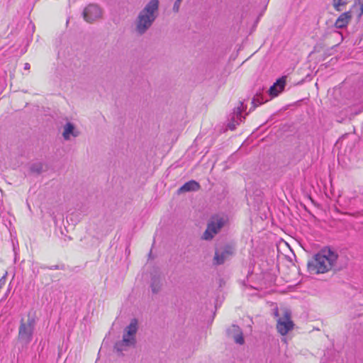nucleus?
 Here are the masks:
<instances>
[{"label":"nucleus","instance_id":"obj_4","mask_svg":"<svg viewBox=\"0 0 363 363\" xmlns=\"http://www.w3.org/2000/svg\"><path fill=\"white\" fill-rule=\"evenodd\" d=\"M35 325V320L34 318L31 317L30 315H28L26 321H24L23 319L21 320L18 328V340L22 345L27 346L32 340Z\"/></svg>","mask_w":363,"mask_h":363},{"label":"nucleus","instance_id":"obj_5","mask_svg":"<svg viewBox=\"0 0 363 363\" xmlns=\"http://www.w3.org/2000/svg\"><path fill=\"white\" fill-rule=\"evenodd\" d=\"M291 311L284 309L283 310L281 317H279L277 320V329L278 333L281 335H286L294 328V324L291 319Z\"/></svg>","mask_w":363,"mask_h":363},{"label":"nucleus","instance_id":"obj_29","mask_svg":"<svg viewBox=\"0 0 363 363\" xmlns=\"http://www.w3.org/2000/svg\"><path fill=\"white\" fill-rule=\"evenodd\" d=\"M337 161L339 162V153L337 154Z\"/></svg>","mask_w":363,"mask_h":363},{"label":"nucleus","instance_id":"obj_25","mask_svg":"<svg viewBox=\"0 0 363 363\" xmlns=\"http://www.w3.org/2000/svg\"><path fill=\"white\" fill-rule=\"evenodd\" d=\"M359 4L360 5V15L363 13V0H358Z\"/></svg>","mask_w":363,"mask_h":363},{"label":"nucleus","instance_id":"obj_22","mask_svg":"<svg viewBox=\"0 0 363 363\" xmlns=\"http://www.w3.org/2000/svg\"><path fill=\"white\" fill-rule=\"evenodd\" d=\"M333 6L337 11H340V0H333Z\"/></svg>","mask_w":363,"mask_h":363},{"label":"nucleus","instance_id":"obj_20","mask_svg":"<svg viewBox=\"0 0 363 363\" xmlns=\"http://www.w3.org/2000/svg\"><path fill=\"white\" fill-rule=\"evenodd\" d=\"M41 268L42 269H50V270H57V269L63 270V269H65V266L64 265L55 264V265H52V266H50V267L43 266V267H41Z\"/></svg>","mask_w":363,"mask_h":363},{"label":"nucleus","instance_id":"obj_6","mask_svg":"<svg viewBox=\"0 0 363 363\" xmlns=\"http://www.w3.org/2000/svg\"><path fill=\"white\" fill-rule=\"evenodd\" d=\"M235 247L231 245H225L215 252L213 264L216 265L223 264L226 259L232 257L235 253Z\"/></svg>","mask_w":363,"mask_h":363},{"label":"nucleus","instance_id":"obj_17","mask_svg":"<svg viewBox=\"0 0 363 363\" xmlns=\"http://www.w3.org/2000/svg\"><path fill=\"white\" fill-rule=\"evenodd\" d=\"M45 165L42 162H36V163H33L31 166H30V171L33 172V173H35V174H41L43 172L45 171Z\"/></svg>","mask_w":363,"mask_h":363},{"label":"nucleus","instance_id":"obj_3","mask_svg":"<svg viewBox=\"0 0 363 363\" xmlns=\"http://www.w3.org/2000/svg\"><path fill=\"white\" fill-rule=\"evenodd\" d=\"M228 222V217L225 215L216 214L211 217L207 228L202 235L205 240H212Z\"/></svg>","mask_w":363,"mask_h":363},{"label":"nucleus","instance_id":"obj_8","mask_svg":"<svg viewBox=\"0 0 363 363\" xmlns=\"http://www.w3.org/2000/svg\"><path fill=\"white\" fill-rule=\"evenodd\" d=\"M102 13L99 6L96 4H89L84 8L83 11L84 19L88 23H92L101 17Z\"/></svg>","mask_w":363,"mask_h":363},{"label":"nucleus","instance_id":"obj_14","mask_svg":"<svg viewBox=\"0 0 363 363\" xmlns=\"http://www.w3.org/2000/svg\"><path fill=\"white\" fill-rule=\"evenodd\" d=\"M277 85H281V86H285L286 77H282L278 79L277 82L269 89L268 92L272 97L278 96V94L281 92L280 89L277 88Z\"/></svg>","mask_w":363,"mask_h":363},{"label":"nucleus","instance_id":"obj_13","mask_svg":"<svg viewBox=\"0 0 363 363\" xmlns=\"http://www.w3.org/2000/svg\"><path fill=\"white\" fill-rule=\"evenodd\" d=\"M199 189V184L194 180H191L188 182H186L178 189V194H182L189 191H198Z\"/></svg>","mask_w":363,"mask_h":363},{"label":"nucleus","instance_id":"obj_27","mask_svg":"<svg viewBox=\"0 0 363 363\" xmlns=\"http://www.w3.org/2000/svg\"><path fill=\"white\" fill-rule=\"evenodd\" d=\"M285 86H281V85H277V88L280 89L281 92L284 90Z\"/></svg>","mask_w":363,"mask_h":363},{"label":"nucleus","instance_id":"obj_24","mask_svg":"<svg viewBox=\"0 0 363 363\" xmlns=\"http://www.w3.org/2000/svg\"><path fill=\"white\" fill-rule=\"evenodd\" d=\"M273 314L277 318H279V317H281V315H280L279 311V309L277 308H276L274 310Z\"/></svg>","mask_w":363,"mask_h":363},{"label":"nucleus","instance_id":"obj_7","mask_svg":"<svg viewBox=\"0 0 363 363\" xmlns=\"http://www.w3.org/2000/svg\"><path fill=\"white\" fill-rule=\"evenodd\" d=\"M138 331V320L136 318L131 320L130 324L125 327L124 333L123 335V343H128L132 347H134L136 344V333Z\"/></svg>","mask_w":363,"mask_h":363},{"label":"nucleus","instance_id":"obj_15","mask_svg":"<svg viewBox=\"0 0 363 363\" xmlns=\"http://www.w3.org/2000/svg\"><path fill=\"white\" fill-rule=\"evenodd\" d=\"M162 283L159 277L154 276L151 279V291L152 294H158L162 289Z\"/></svg>","mask_w":363,"mask_h":363},{"label":"nucleus","instance_id":"obj_18","mask_svg":"<svg viewBox=\"0 0 363 363\" xmlns=\"http://www.w3.org/2000/svg\"><path fill=\"white\" fill-rule=\"evenodd\" d=\"M131 346L128 343H123V340H119L116 342L114 345V350L117 352H122L123 351H125L128 347Z\"/></svg>","mask_w":363,"mask_h":363},{"label":"nucleus","instance_id":"obj_19","mask_svg":"<svg viewBox=\"0 0 363 363\" xmlns=\"http://www.w3.org/2000/svg\"><path fill=\"white\" fill-rule=\"evenodd\" d=\"M352 16L350 12H345L342 13V28L346 26L351 18Z\"/></svg>","mask_w":363,"mask_h":363},{"label":"nucleus","instance_id":"obj_28","mask_svg":"<svg viewBox=\"0 0 363 363\" xmlns=\"http://www.w3.org/2000/svg\"><path fill=\"white\" fill-rule=\"evenodd\" d=\"M333 23V21H332L331 20H329V21H327V23H328V25H329V23Z\"/></svg>","mask_w":363,"mask_h":363},{"label":"nucleus","instance_id":"obj_1","mask_svg":"<svg viewBox=\"0 0 363 363\" xmlns=\"http://www.w3.org/2000/svg\"><path fill=\"white\" fill-rule=\"evenodd\" d=\"M338 255L330 247H325L315 254L307 263L311 274H323L331 270L337 262Z\"/></svg>","mask_w":363,"mask_h":363},{"label":"nucleus","instance_id":"obj_2","mask_svg":"<svg viewBox=\"0 0 363 363\" xmlns=\"http://www.w3.org/2000/svg\"><path fill=\"white\" fill-rule=\"evenodd\" d=\"M159 6V0H150L139 12L135 21V31L138 35L145 34L151 28L158 16Z\"/></svg>","mask_w":363,"mask_h":363},{"label":"nucleus","instance_id":"obj_21","mask_svg":"<svg viewBox=\"0 0 363 363\" xmlns=\"http://www.w3.org/2000/svg\"><path fill=\"white\" fill-rule=\"evenodd\" d=\"M182 1V0H176L175 1L173 8H172V10L174 12H175V13L179 12Z\"/></svg>","mask_w":363,"mask_h":363},{"label":"nucleus","instance_id":"obj_26","mask_svg":"<svg viewBox=\"0 0 363 363\" xmlns=\"http://www.w3.org/2000/svg\"><path fill=\"white\" fill-rule=\"evenodd\" d=\"M30 68V65L29 63L26 62L24 64V69L28 70Z\"/></svg>","mask_w":363,"mask_h":363},{"label":"nucleus","instance_id":"obj_9","mask_svg":"<svg viewBox=\"0 0 363 363\" xmlns=\"http://www.w3.org/2000/svg\"><path fill=\"white\" fill-rule=\"evenodd\" d=\"M240 106L235 108L233 111V113L230 115V121L228 124V127L230 130H235L236 126L239 125L240 122L242 121V118H245V117H242L241 113L243 111V102H240Z\"/></svg>","mask_w":363,"mask_h":363},{"label":"nucleus","instance_id":"obj_11","mask_svg":"<svg viewBox=\"0 0 363 363\" xmlns=\"http://www.w3.org/2000/svg\"><path fill=\"white\" fill-rule=\"evenodd\" d=\"M328 99L332 106H339L340 104V87L335 86L328 91Z\"/></svg>","mask_w":363,"mask_h":363},{"label":"nucleus","instance_id":"obj_16","mask_svg":"<svg viewBox=\"0 0 363 363\" xmlns=\"http://www.w3.org/2000/svg\"><path fill=\"white\" fill-rule=\"evenodd\" d=\"M267 101L268 99H264L261 93H257L256 95L253 97L252 101V104H253V108Z\"/></svg>","mask_w":363,"mask_h":363},{"label":"nucleus","instance_id":"obj_23","mask_svg":"<svg viewBox=\"0 0 363 363\" xmlns=\"http://www.w3.org/2000/svg\"><path fill=\"white\" fill-rule=\"evenodd\" d=\"M334 26L335 28H340V16L335 20Z\"/></svg>","mask_w":363,"mask_h":363},{"label":"nucleus","instance_id":"obj_12","mask_svg":"<svg viewBox=\"0 0 363 363\" xmlns=\"http://www.w3.org/2000/svg\"><path fill=\"white\" fill-rule=\"evenodd\" d=\"M79 131L75 130V126L73 123L67 122L64 125L62 136L65 140H69L71 136L76 138L79 135Z\"/></svg>","mask_w":363,"mask_h":363},{"label":"nucleus","instance_id":"obj_10","mask_svg":"<svg viewBox=\"0 0 363 363\" xmlns=\"http://www.w3.org/2000/svg\"><path fill=\"white\" fill-rule=\"evenodd\" d=\"M227 335L229 337L233 338L237 344L243 345L245 343L242 331L241 328L236 325H231L227 330Z\"/></svg>","mask_w":363,"mask_h":363}]
</instances>
